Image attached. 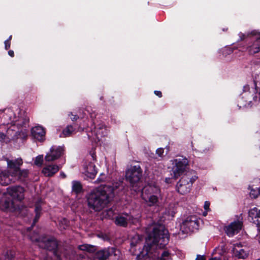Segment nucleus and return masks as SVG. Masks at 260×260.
I'll list each match as a JSON object with an SVG mask.
<instances>
[{
    "mask_svg": "<svg viewBox=\"0 0 260 260\" xmlns=\"http://www.w3.org/2000/svg\"><path fill=\"white\" fill-rule=\"evenodd\" d=\"M8 170H4L0 173V183L8 185L17 181H23L29 174L27 169H21L23 161L21 157L14 159L5 158Z\"/></svg>",
    "mask_w": 260,
    "mask_h": 260,
    "instance_id": "1",
    "label": "nucleus"
},
{
    "mask_svg": "<svg viewBox=\"0 0 260 260\" xmlns=\"http://www.w3.org/2000/svg\"><path fill=\"white\" fill-rule=\"evenodd\" d=\"M117 187L106 185L93 189L88 196L89 207L95 211L102 210L114 197V191Z\"/></svg>",
    "mask_w": 260,
    "mask_h": 260,
    "instance_id": "2",
    "label": "nucleus"
},
{
    "mask_svg": "<svg viewBox=\"0 0 260 260\" xmlns=\"http://www.w3.org/2000/svg\"><path fill=\"white\" fill-rule=\"evenodd\" d=\"M169 236L168 231L161 224L153 225L152 232L146 240V244L144 246L142 254L148 255L154 248H163L168 243Z\"/></svg>",
    "mask_w": 260,
    "mask_h": 260,
    "instance_id": "3",
    "label": "nucleus"
},
{
    "mask_svg": "<svg viewBox=\"0 0 260 260\" xmlns=\"http://www.w3.org/2000/svg\"><path fill=\"white\" fill-rule=\"evenodd\" d=\"M24 189L20 186H13L7 188V193H0V207L9 208L12 202L8 198L10 196L14 200L21 202L24 199Z\"/></svg>",
    "mask_w": 260,
    "mask_h": 260,
    "instance_id": "4",
    "label": "nucleus"
},
{
    "mask_svg": "<svg viewBox=\"0 0 260 260\" xmlns=\"http://www.w3.org/2000/svg\"><path fill=\"white\" fill-rule=\"evenodd\" d=\"M141 197L148 206H156L162 198L160 189L155 184H148L143 188Z\"/></svg>",
    "mask_w": 260,
    "mask_h": 260,
    "instance_id": "5",
    "label": "nucleus"
},
{
    "mask_svg": "<svg viewBox=\"0 0 260 260\" xmlns=\"http://www.w3.org/2000/svg\"><path fill=\"white\" fill-rule=\"evenodd\" d=\"M258 89L256 87H250L246 85L243 87V92L238 100V106L245 107L257 103L260 101Z\"/></svg>",
    "mask_w": 260,
    "mask_h": 260,
    "instance_id": "6",
    "label": "nucleus"
},
{
    "mask_svg": "<svg viewBox=\"0 0 260 260\" xmlns=\"http://www.w3.org/2000/svg\"><path fill=\"white\" fill-rule=\"evenodd\" d=\"M79 260H121V254L119 250L109 247L97 251L92 258L85 255Z\"/></svg>",
    "mask_w": 260,
    "mask_h": 260,
    "instance_id": "7",
    "label": "nucleus"
},
{
    "mask_svg": "<svg viewBox=\"0 0 260 260\" xmlns=\"http://www.w3.org/2000/svg\"><path fill=\"white\" fill-rule=\"evenodd\" d=\"M198 178L194 171L186 173L181 177L176 185L178 192L181 194H185L189 192L193 183Z\"/></svg>",
    "mask_w": 260,
    "mask_h": 260,
    "instance_id": "8",
    "label": "nucleus"
},
{
    "mask_svg": "<svg viewBox=\"0 0 260 260\" xmlns=\"http://www.w3.org/2000/svg\"><path fill=\"white\" fill-rule=\"evenodd\" d=\"M172 164L174 166L171 175L174 178L177 179L185 171L188 161L186 158L181 157L174 159Z\"/></svg>",
    "mask_w": 260,
    "mask_h": 260,
    "instance_id": "9",
    "label": "nucleus"
},
{
    "mask_svg": "<svg viewBox=\"0 0 260 260\" xmlns=\"http://www.w3.org/2000/svg\"><path fill=\"white\" fill-rule=\"evenodd\" d=\"M142 170L140 165L131 166L126 172V179L134 185L138 182L142 176Z\"/></svg>",
    "mask_w": 260,
    "mask_h": 260,
    "instance_id": "10",
    "label": "nucleus"
},
{
    "mask_svg": "<svg viewBox=\"0 0 260 260\" xmlns=\"http://www.w3.org/2000/svg\"><path fill=\"white\" fill-rule=\"evenodd\" d=\"M199 228V220L195 216L187 217L181 224L180 228L184 233L193 232Z\"/></svg>",
    "mask_w": 260,
    "mask_h": 260,
    "instance_id": "11",
    "label": "nucleus"
},
{
    "mask_svg": "<svg viewBox=\"0 0 260 260\" xmlns=\"http://www.w3.org/2000/svg\"><path fill=\"white\" fill-rule=\"evenodd\" d=\"M237 220L225 226L224 230L229 237H233L240 232L243 225L242 214L237 216Z\"/></svg>",
    "mask_w": 260,
    "mask_h": 260,
    "instance_id": "12",
    "label": "nucleus"
},
{
    "mask_svg": "<svg viewBox=\"0 0 260 260\" xmlns=\"http://www.w3.org/2000/svg\"><path fill=\"white\" fill-rule=\"evenodd\" d=\"M63 148L60 146H52L50 151L47 153L45 157L46 161H52L60 157L63 152Z\"/></svg>",
    "mask_w": 260,
    "mask_h": 260,
    "instance_id": "13",
    "label": "nucleus"
},
{
    "mask_svg": "<svg viewBox=\"0 0 260 260\" xmlns=\"http://www.w3.org/2000/svg\"><path fill=\"white\" fill-rule=\"evenodd\" d=\"M138 221L136 218H133L127 214H123L117 216L115 220L116 225L121 226H126L128 223H135Z\"/></svg>",
    "mask_w": 260,
    "mask_h": 260,
    "instance_id": "14",
    "label": "nucleus"
},
{
    "mask_svg": "<svg viewBox=\"0 0 260 260\" xmlns=\"http://www.w3.org/2000/svg\"><path fill=\"white\" fill-rule=\"evenodd\" d=\"M1 119L2 125L12 124L15 122L14 113L10 110L7 111L0 110Z\"/></svg>",
    "mask_w": 260,
    "mask_h": 260,
    "instance_id": "15",
    "label": "nucleus"
},
{
    "mask_svg": "<svg viewBox=\"0 0 260 260\" xmlns=\"http://www.w3.org/2000/svg\"><path fill=\"white\" fill-rule=\"evenodd\" d=\"M39 246L49 251H54L57 247V243L56 239L53 237H46L39 241Z\"/></svg>",
    "mask_w": 260,
    "mask_h": 260,
    "instance_id": "16",
    "label": "nucleus"
},
{
    "mask_svg": "<svg viewBox=\"0 0 260 260\" xmlns=\"http://www.w3.org/2000/svg\"><path fill=\"white\" fill-rule=\"evenodd\" d=\"M83 173L89 178H93L96 175L98 171L95 165L91 162L87 161L83 166Z\"/></svg>",
    "mask_w": 260,
    "mask_h": 260,
    "instance_id": "17",
    "label": "nucleus"
},
{
    "mask_svg": "<svg viewBox=\"0 0 260 260\" xmlns=\"http://www.w3.org/2000/svg\"><path fill=\"white\" fill-rule=\"evenodd\" d=\"M249 220L255 224L257 227V230L260 231V210L254 207L250 209L248 212Z\"/></svg>",
    "mask_w": 260,
    "mask_h": 260,
    "instance_id": "18",
    "label": "nucleus"
},
{
    "mask_svg": "<svg viewBox=\"0 0 260 260\" xmlns=\"http://www.w3.org/2000/svg\"><path fill=\"white\" fill-rule=\"evenodd\" d=\"M31 133L32 136L38 141H43L45 139V131L44 128L41 126H36L32 127Z\"/></svg>",
    "mask_w": 260,
    "mask_h": 260,
    "instance_id": "19",
    "label": "nucleus"
},
{
    "mask_svg": "<svg viewBox=\"0 0 260 260\" xmlns=\"http://www.w3.org/2000/svg\"><path fill=\"white\" fill-rule=\"evenodd\" d=\"M60 167L56 165L46 166L42 170V173L46 177H51L57 173Z\"/></svg>",
    "mask_w": 260,
    "mask_h": 260,
    "instance_id": "20",
    "label": "nucleus"
},
{
    "mask_svg": "<svg viewBox=\"0 0 260 260\" xmlns=\"http://www.w3.org/2000/svg\"><path fill=\"white\" fill-rule=\"evenodd\" d=\"M247 50L251 54L260 52V36L247 46Z\"/></svg>",
    "mask_w": 260,
    "mask_h": 260,
    "instance_id": "21",
    "label": "nucleus"
},
{
    "mask_svg": "<svg viewBox=\"0 0 260 260\" xmlns=\"http://www.w3.org/2000/svg\"><path fill=\"white\" fill-rule=\"evenodd\" d=\"M241 247L240 243L235 245V247L233 249V252L236 256L239 258H245L247 257L248 253L244 249H238L237 247L240 248Z\"/></svg>",
    "mask_w": 260,
    "mask_h": 260,
    "instance_id": "22",
    "label": "nucleus"
},
{
    "mask_svg": "<svg viewBox=\"0 0 260 260\" xmlns=\"http://www.w3.org/2000/svg\"><path fill=\"white\" fill-rule=\"evenodd\" d=\"M255 182L257 183V186H249L250 196L254 199L257 198L260 195V179H256Z\"/></svg>",
    "mask_w": 260,
    "mask_h": 260,
    "instance_id": "23",
    "label": "nucleus"
},
{
    "mask_svg": "<svg viewBox=\"0 0 260 260\" xmlns=\"http://www.w3.org/2000/svg\"><path fill=\"white\" fill-rule=\"evenodd\" d=\"M29 121V117L24 114H21L17 120H15L14 125H16L18 127H22L27 125Z\"/></svg>",
    "mask_w": 260,
    "mask_h": 260,
    "instance_id": "24",
    "label": "nucleus"
},
{
    "mask_svg": "<svg viewBox=\"0 0 260 260\" xmlns=\"http://www.w3.org/2000/svg\"><path fill=\"white\" fill-rule=\"evenodd\" d=\"M75 132V128L71 125L64 128L60 135V137L66 138L72 136Z\"/></svg>",
    "mask_w": 260,
    "mask_h": 260,
    "instance_id": "25",
    "label": "nucleus"
},
{
    "mask_svg": "<svg viewBox=\"0 0 260 260\" xmlns=\"http://www.w3.org/2000/svg\"><path fill=\"white\" fill-rule=\"evenodd\" d=\"M78 248L81 250L86 251L90 253L94 252L96 250V248L94 246L85 244L79 245Z\"/></svg>",
    "mask_w": 260,
    "mask_h": 260,
    "instance_id": "26",
    "label": "nucleus"
},
{
    "mask_svg": "<svg viewBox=\"0 0 260 260\" xmlns=\"http://www.w3.org/2000/svg\"><path fill=\"white\" fill-rule=\"evenodd\" d=\"M96 135L97 137V138L98 139H100L102 138L103 137H104L106 133V129L105 127L102 126H100L99 127L96 128Z\"/></svg>",
    "mask_w": 260,
    "mask_h": 260,
    "instance_id": "27",
    "label": "nucleus"
},
{
    "mask_svg": "<svg viewBox=\"0 0 260 260\" xmlns=\"http://www.w3.org/2000/svg\"><path fill=\"white\" fill-rule=\"evenodd\" d=\"M82 189V187L80 182L76 181L72 182V190L74 192L78 193L81 191Z\"/></svg>",
    "mask_w": 260,
    "mask_h": 260,
    "instance_id": "28",
    "label": "nucleus"
},
{
    "mask_svg": "<svg viewBox=\"0 0 260 260\" xmlns=\"http://www.w3.org/2000/svg\"><path fill=\"white\" fill-rule=\"evenodd\" d=\"M43 155H40L36 157L34 163L36 166L38 167H41L43 164Z\"/></svg>",
    "mask_w": 260,
    "mask_h": 260,
    "instance_id": "29",
    "label": "nucleus"
},
{
    "mask_svg": "<svg viewBox=\"0 0 260 260\" xmlns=\"http://www.w3.org/2000/svg\"><path fill=\"white\" fill-rule=\"evenodd\" d=\"M41 211V208L39 205H36L35 208V212H36V217L34 219V223L37 222L40 217V212Z\"/></svg>",
    "mask_w": 260,
    "mask_h": 260,
    "instance_id": "30",
    "label": "nucleus"
},
{
    "mask_svg": "<svg viewBox=\"0 0 260 260\" xmlns=\"http://www.w3.org/2000/svg\"><path fill=\"white\" fill-rule=\"evenodd\" d=\"M60 230L66 229L68 226V221L66 219H63L59 223Z\"/></svg>",
    "mask_w": 260,
    "mask_h": 260,
    "instance_id": "31",
    "label": "nucleus"
},
{
    "mask_svg": "<svg viewBox=\"0 0 260 260\" xmlns=\"http://www.w3.org/2000/svg\"><path fill=\"white\" fill-rule=\"evenodd\" d=\"M160 260H171L169 252L167 251H164L161 255Z\"/></svg>",
    "mask_w": 260,
    "mask_h": 260,
    "instance_id": "32",
    "label": "nucleus"
},
{
    "mask_svg": "<svg viewBox=\"0 0 260 260\" xmlns=\"http://www.w3.org/2000/svg\"><path fill=\"white\" fill-rule=\"evenodd\" d=\"M233 52V49L230 47H225L222 49V53L224 56L231 54Z\"/></svg>",
    "mask_w": 260,
    "mask_h": 260,
    "instance_id": "33",
    "label": "nucleus"
},
{
    "mask_svg": "<svg viewBox=\"0 0 260 260\" xmlns=\"http://www.w3.org/2000/svg\"><path fill=\"white\" fill-rule=\"evenodd\" d=\"M5 260H14L13 252L7 251L5 255Z\"/></svg>",
    "mask_w": 260,
    "mask_h": 260,
    "instance_id": "34",
    "label": "nucleus"
},
{
    "mask_svg": "<svg viewBox=\"0 0 260 260\" xmlns=\"http://www.w3.org/2000/svg\"><path fill=\"white\" fill-rule=\"evenodd\" d=\"M113 211L112 209H109L106 211V216L108 218H113Z\"/></svg>",
    "mask_w": 260,
    "mask_h": 260,
    "instance_id": "35",
    "label": "nucleus"
},
{
    "mask_svg": "<svg viewBox=\"0 0 260 260\" xmlns=\"http://www.w3.org/2000/svg\"><path fill=\"white\" fill-rule=\"evenodd\" d=\"M164 150L163 148H158L156 151V154L159 156H163V154H164Z\"/></svg>",
    "mask_w": 260,
    "mask_h": 260,
    "instance_id": "36",
    "label": "nucleus"
},
{
    "mask_svg": "<svg viewBox=\"0 0 260 260\" xmlns=\"http://www.w3.org/2000/svg\"><path fill=\"white\" fill-rule=\"evenodd\" d=\"M210 205V202L209 201H205V202L204 207L205 210L206 211H208V210H209V209H210V208H209Z\"/></svg>",
    "mask_w": 260,
    "mask_h": 260,
    "instance_id": "37",
    "label": "nucleus"
},
{
    "mask_svg": "<svg viewBox=\"0 0 260 260\" xmlns=\"http://www.w3.org/2000/svg\"><path fill=\"white\" fill-rule=\"evenodd\" d=\"M5 47L6 50H8L10 47V42H9V40L5 41Z\"/></svg>",
    "mask_w": 260,
    "mask_h": 260,
    "instance_id": "38",
    "label": "nucleus"
},
{
    "mask_svg": "<svg viewBox=\"0 0 260 260\" xmlns=\"http://www.w3.org/2000/svg\"><path fill=\"white\" fill-rule=\"evenodd\" d=\"M6 137V135L4 133L0 132V141H4Z\"/></svg>",
    "mask_w": 260,
    "mask_h": 260,
    "instance_id": "39",
    "label": "nucleus"
},
{
    "mask_svg": "<svg viewBox=\"0 0 260 260\" xmlns=\"http://www.w3.org/2000/svg\"><path fill=\"white\" fill-rule=\"evenodd\" d=\"M196 260H205V258L203 255H198Z\"/></svg>",
    "mask_w": 260,
    "mask_h": 260,
    "instance_id": "40",
    "label": "nucleus"
},
{
    "mask_svg": "<svg viewBox=\"0 0 260 260\" xmlns=\"http://www.w3.org/2000/svg\"><path fill=\"white\" fill-rule=\"evenodd\" d=\"M154 93L156 95L158 96L159 98H161L162 96V93L160 91L155 90L154 91Z\"/></svg>",
    "mask_w": 260,
    "mask_h": 260,
    "instance_id": "41",
    "label": "nucleus"
},
{
    "mask_svg": "<svg viewBox=\"0 0 260 260\" xmlns=\"http://www.w3.org/2000/svg\"><path fill=\"white\" fill-rule=\"evenodd\" d=\"M71 115H72V117H71V119L73 121L77 120V119L78 118V116L76 115H73L72 114H71Z\"/></svg>",
    "mask_w": 260,
    "mask_h": 260,
    "instance_id": "42",
    "label": "nucleus"
},
{
    "mask_svg": "<svg viewBox=\"0 0 260 260\" xmlns=\"http://www.w3.org/2000/svg\"><path fill=\"white\" fill-rule=\"evenodd\" d=\"M257 179H254L251 183V184L249 185V186H257V183H255V180H256Z\"/></svg>",
    "mask_w": 260,
    "mask_h": 260,
    "instance_id": "43",
    "label": "nucleus"
},
{
    "mask_svg": "<svg viewBox=\"0 0 260 260\" xmlns=\"http://www.w3.org/2000/svg\"><path fill=\"white\" fill-rule=\"evenodd\" d=\"M8 54L11 56V57H13L14 55V51H12V50H9L8 51Z\"/></svg>",
    "mask_w": 260,
    "mask_h": 260,
    "instance_id": "44",
    "label": "nucleus"
},
{
    "mask_svg": "<svg viewBox=\"0 0 260 260\" xmlns=\"http://www.w3.org/2000/svg\"><path fill=\"white\" fill-rule=\"evenodd\" d=\"M246 36L243 34H240V37L241 38V40H243L245 38Z\"/></svg>",
    "mask_w": 260,
    "mask_h": 260,
    "instance_id": "45",
    "label": "nucleus"
},
{
    "mask_svg": "<svg viewBox=\"0 0 260 260\" xmlns=\"http://www.w3.org/2000/svg\"><path fill=\"white\" fill-rule=\"evenodd\" d=\"M60 176H61L62 178H65L66 177V174L63 173V172H61L60 174Z\"/></svg>",
    "mask_w": 260,
    "mask_h": 260,
    "instance_id": "46",
    "label": "nucleus"
},
{
    "mask_svg": "<svg viewBox=\"0 0 260 260\" xmlns=\"http://www.w3.org/2000/svg\"><path fill=\"white\" fill-rule=\"evenodd\" d=\"M31 240L32 241H38V237L36 238H31Z\"/></svg>",
    "mask_w": 260,
    "mask_h": 260,
    "instance_id": "47",
    "label": "nucleus"
},
{
    "mask_svg": "<svg viewBox=\"0 0 260 260\" xmlns=\"http://www.w3.org/2000/svg\"><path fill=\"white\" fill-rule=\"evenodd\" d=\"M210 260H220V259L217 257H214L210 259Z\"/></svg>",
    "mask_w": 260,
    "mask_h": 260,
    "instance_id": "48",
    "label": "nucleus"
},
{
    "mask_svg": "<svg viewBox=\"0 0 260 260\" xmlns=\"http://www.w3.org/2000/svg\"><path fill=\"white\" fill-rule=\"evenodd\" d=\"M11 39H12V36H10L7 40H9V42H10V40H11Z\"/></svg>",
    "mask_w": 260,
    "mask_h": 260,
    "instance_id": "49",
    "label": "nucleus"
},
{
    "mask_svg": "<svg viewBox=\"0 0 260 260\" xmlns=\"http://www.w3.org/2000/svg\"><path fill=\"white\" fill-rule=\"evenodd\" d=\"M203 214H204V216H206V214H207V213H203Z\"/></svg>",
    "mask_w": 260,
    "mask_h": 260,
    "instance_id": "50",
    "label": "nucleus"
},
{
    "mask_svg": "<svg viewBox=\"0 0 260 260\" xmlns=\"http://www.w3.org/2000/svg\"><path fill=\"white\" fill-rule=\"evenodd\" d=\"M100 180L101 181H103V180L102 178H100Z\"/></svg>",
    "mask_w": 260,
    "mask_h": 260,
    "instance_id": "51",
    "label": "nucleus"
},
{
    "mask_svg": "<svg viewBox=\"0 0 260 260\" xmlns=\"http://www.w3.org/2000/svg\"><path fill=\"white\" fill-rule=\"evenodd\" d=\"M53 253H54L55 255H56V251H53Z\"/></svg>",
    "mask_w": 260,
    "mask_h": 260,
    "instance_id": "52",
    "label": "nucleus"
},
{
    "mask_svg": "<svg viewBox=\"0 0 260 260\" xmlns=\"http://www.w3.org/2000/svg\"><path fill=\"white\" fill-rule=\"evenodd\" d=\"M131 244H132V245H135L134 244L133 242L131 243Z\"/></svg>",
    "mask_w": 260,
    "mask_h": 260,
    "instance_id": "53",
    "label": "nucleus"
}]
</instances>
